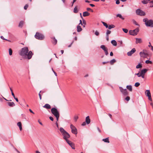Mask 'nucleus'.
I'll return each mask as SVG.
<instances>
[{
	"mask_svg": "<svg viewBox=\"0 0 153 153\" xmlns=\"http://www.w3.org/2000/svg\"><path fill=\"white\" fill-rule=\"evenodd\" d=\"M28 48H22L19 51V54L24 59H30L33 54L31 51L28 52Z\"/></svg>",
	"mask_w": 153,
	"mask_h": 153,
	"instance_id": "1",
	"label": "nucleus"
},
{
	"mask_svg": "<svg viewBox=\"0 0 153 153\" xmlns=\"http://www.w3.org/2000/svg\"><path fill=\"white\" fill-rule=\"evenodd\" d=\"M59 130L62 134L63 136V138L66 141V140H68V139L70 137V135L69 134L62 128H60Z\"/></svg>",
	"mask_w": 153,
	"mask_h": 153,
	"instance_id": "2",
	"label": "nucleus"
},
{
	"mask_svg": "<svg viewBox=\"0 0 153 153\" xmlns=\"http://www.w3.org/2000/svg\"><path fill=\"white\" fill-rule=\"evenodd\" d=\"M152 53L146 50H143V51L140 53V55L141 57L145 58L148 56L152 55Z\"/></svg>",
	"mask_w": 153,
	"mask_h": 153,
	"instance_id": "3",
	"label": "nucleus"
},
{
	"mask_svg": "<svg viewBox=\"0 0 153 153\" xmlns=\"http://www.w3.org/2000/svg\"><path fill=\"white\" fill-rule=\"evenodd\" d=\"M51 111L52 113L56 118L57 121H58L59 117V113L57 109L55 108H53L51 109Z\"/></svg>",
	"mask_w": 153,
	"mask_h": 153,
	"instance_id": "4",
	"label": "nucleus"
},
{
	"mask_svg": "<svg viewBox=\"0 0 153 153\" xmlns=\"http://www.w3.org/2000/svg\"><path fill=\"white\" fill-rule=\"evenodd\" d=\"M143 21L145 22L146 26L147 27H153V20L152 19L149 20L145 18L143 19Z\"/></svg>",
	"mask_w": 153,
	"mask_h": 153,
	"instance_id": "5",
	"label": "nucleus"
},
{
	"mask_svg": "<svg viewBox=\"0 0 153 153\" xmlns=\"http://www.w3.org/2000/svg\"><path fill=\"white\" fill-rule=\"evenodd\" d=\"M35 37L36 39L39 40H42L45 38V36L43 34L39 32L36 33Z\"/></svg>",
	"mask_w": 153,
	"mask_h": 153,
	"instance_id": "6",
	"label": "nucleus"
},
{
	"mask_svg": "<svg viewBox=\"0 0 153 153\" xmlns=\"http://www.w3.org/2000/svg\"><path fill=\"white\" fill-rule=\"evenodd\" d=\"M136 13L137 15L141 16H143L146 15V13L145 12L143 11L140 9H137L136 10Z\"/></svg>",
	"mask_w": 153,
	"mask_h": 153,
	"instance_id": "7",
	"label": "nucleus"
},
{
	"mask_svg": "<svg viewBox=\"0 0 153 153\" xmlns=\"http://www.w3.org/2000/svg\"><path fill=\"white\" fill-rule=\"evenodd\" d=\"M139 31V29L137 28L133 30H130L129 31V34L131 35L134 36L136 35Z\"/></svg>",
	"mask_w": 153,
	"mask_h": 153,
	"instance_id": "8",
	"label": "nucleus"
},
{
	"mask_svg": "<svg viewBox=\"0 0 153 153\" xmlns=\"http://www.w3.org/2000/svg\"><path fill=\"white\" fill-rule=\"evenodd\" d=\"M145 94L146 96L148 97L149 100L152 101V100L150 90H146L145 92Z\"/></svg>",
	"mask_w": 153,
	"mask_h": 153,
	"instance_id": "9",
	"label": "nucleus"
},
{
	"mask_svg": "<svg viewBox=\"0 0 153 153\" xmlns=\"http://www.w3.org/2000/svg\"><path fill=\"white\" fill-rule=\"evenodd\" d=\"M70 128L71 129V132L73 133L74 134H77V130L74 125L72 124H71Z\"/></svg>",
	"mask_w": 153,
	"mask_h": 153,
	"instance_id": "10",
	"label": "nucleus"
},
{
	"mask_svg": "<svg viewBox=\"0 0 153 153\" xmlns=\"http://www.w3.org/2000/svg\"><path fill=\"white\" fill-rule=\"evenodd\" d=\"M119 88L121 92L123 95H127L128 94V92L126 89H123L121 87H119Z\"/></svg>",
	"mask_w": 153,
	"mask_h": 153,
	"instance_id": "11",
	"label": "nucleus"
},
{
	"mask_svg": "<svg viewBox=\"0 0 153 153\" xmlns=\"http://www.w3.org/2000/svg\"><path fill=\"white\" fill-rule=\"evenodd\" d=\"M67 143L73 149H75V146L74 143H73L71 141L68 140H66Z\"/></svg>",
	"mask_w": 153,
	"mask_h": 153,
	"instance_id": "12",
	"label": "nucleus"
},
{
	"mask_svg": "<svg viewBox=\"0 0 153 153\" xmlns=\"http://www.w3.org/2000/svg\"><path fill=\"white\" fill-rule=\"evenodd\" d=\"M135 51L136 50L135 48H132L131 51L128 52L127 53V54L128 56H131L132 54H133L135 52Z\"/></svg>",
	"mask_w": 153,
	"mask_h": 153,
	"instance_id": "13",
	"label": "nucleus"
},
{
	"mask_svg": "<svg viewBox=\"0 0 153 153\" xmlns=\"http://www.w3.org/2000/svg\"><path fill=\"white\" fill-rule=\"evenodd\" d=\"M148 70L146 69H144L141 70L140 72L141 75H145V74L147 71Z\"/></svg>",
	"mask_w": 153,
	"mask_h": 153,
	"instance_id": "14",
	"label": "nucleus"
},
{
	"mask_svg": "<svg viewBox=\"0 0 153 153\" xmlns=\"http://www.w3.org/2000/svg\"><path fill=\"white\" fill-rule=\"evenodd\" d=\"M52 39V41L53 44L54 45H56L57 43V40L55 39L54 37L51 38Z\"/></svg>",
	"mask_w": 153,
	"mask_h": 153,
	"instance_id": "15",
	"label": "nucleus"
},
{
	"mask_svg": "<svg viewBox=\"0 0 153 153\" xmlns=\"http://www.w3.org/2000/svg\"><path fill=\"white\" fill-rule=\"evenodd\" d=\"M43 107L47 109H49L51 108V106L49 104H46L43 106Z\"/></svg>",
	"mask_w": 153,
	"mask_h": 153,
	"instance_id": "16",
	"label": "nucleus"
},
{
	"mask_svg": "<svg viewBox=\"0 0 153 153\" xmlns=\"http://www.w3.org/2000/svg\"><path fill=\"white\" fill-rule=\"evenodd\" d=\"M90 14L87 11H85L83 13V16L84 17L88 16Z\"/></svg>",
	"mask_w": 153,
	"mask_h": 153,
	"instance_id": "17",
	"label": "nucleus"
},
{
	"mask_svg": "<svg viewBox=\"0 0 153 153\" xmlns=\"http://www.w3.org/2000/svg\"><path fill=\"white\" fill-rule=\"evenodd\" d=\"M85 121L87 124L90 123V120L89 116H88L86 117Z\"/></svg>",
	"mask_w": 153,
	"mask_h": 153,
	"instance_id": "18",
	"label": "nucleus"
},
{
	"mask_svg": "<svg viewBox=\"0 0 153 153\" xmlns=\"http://www.w3.org/2000/svg\"><path fill=\"white\" fill-rule=\"evenodd\" d=\"M17 125L19 127L20 130L21 131L22 130V123L21 122H19L17 123Z\"/></svg>",
	"mask_w": 153,
	"mask_h": 153,
	"instance_id": "19",
	"label": "nucleus"
},
{
	"mask_svg": "<svg viewBox=\"0 0 153 153\" xmlns=\"http://www.w3.org/2000/svg\"><path fill=\"white\" fill-rule=\"evenodd\" d=\"M82 30V29L81 26L79 25L77 27V30L78 32H80Z\"/></svg>",
	"mask_w": 153,
	"mask_h": 153,
	"instance_id": "20",
	"label": "nucleus"
},
{
	"mask_svg": "<svg viewBox=\"0 0 153 153\" xmlns=\"http://www.w3.org/2000/svg\"><path fill=\"white\" fill-rule=\"evenodd\" d=\"M142 42V39L140 38H136V43L137 44L141 43Z\"/></svg>",
	"mask_w": 153,
	"mask_h": 153,
	"instance_id": "21",
	"label": "nucleus"
},
{
	"mask_svg": "<svg viewBox=\"0 0 153 153\" xmlns=\"http://www.w3.org/2000/svg\"><path fill=\"white\" fill-rule=\"evenodd\" d=\"M111 44L114 46H116L117 45V42L115 40H113L111 41Z\"/></svg>",
	"mask_w": 153,
	"mask_h": 153,
	"instance_id": "22",
	"label": "nucleus"
},
{
	"mask_svg": "<svg viewBox=\"0 0 153 153\" xmlns=\"http://www.w3.org/2000/svg\"><path fill=\"white\" fill-rule=\"evenodd\" d=\"M8 105L10 107H13L15 105V104L13 102H8Z\"/></svg>",
	"mask_w": 153,
	"mask_h": 153,
	"instance_id": "23",
	"label": "nucleus"
},
{
	"mask_svg": "<svg viewBox=\"0 0 153 153\" xmlns=\"http://www.w3.org/2000/svg\"><path fill=\"white\" fill-rule=\"evenodd\" d=\"M126 88L127 89L129 90L130 91H132V86L131 85H127L126 86Z\"/></svg>",
	"mask_w": 153,
	"mask_h": 153,
	"instance_id": "24",
	"label": "nucleus"
},
{
	"mask_svg": "<svg viewBox=\"0 0 153 153\" xmlns=\"http://www.w3.org/2000/svg\"><path fill=\"white\" fill-rule=\"evenodd\" d=\"M115 27V26L113 25H111L108 26V29H111L112 28H114Z\"/></svg>",
	"mask_w": 153,
	"mask_h": 153,
	"instance_id": "25",
	"label": "nucleus"
},
{
	"mask_svg": "<svg viewBox=\"0 0 153 153\" xmlns=\"http://www.w3.org/2000/svg\"><path fill=\"white\" fill-rule=\"evenodd\" d=\"M24 24V22L23 21H21L19 24V26L20 27H22Z\"/></svg>",
	"mask_w": 153,
	"mask_h": 153,
	"instance_id": "26",
	"label": "nucleus"
},
{
	"mask_svg": "<svg viewBox=\"0 0 153 153\" xmlns=\"http://www.w3.org/2000/svg\"><path fill=\"white\" fill-rule=\"evenodd\" d=\"M142 65L141 63L139 64L138 65H137L136 66V68L137 69H138L139 68H141L142 67Z\"/></svg>",
	"mask_w": 153,
	"mask_h": 153,
	"instance_id": "27",
	"label": "nucleus"
},
{
	"mask_svg": "<svg viewBox=\"0 0 153 153\" xmlns=\"http://www.w3.org/2000/svg\"><path fill=\"white\" fill-rule=\"evenodd\" d=\"M116 16L117 17H119V18H121V19H122L123 20H124V18L123 17V16H122L120 14H117V15Z\"/></svg>",
	"mask_w": 153,
	"mask_h": 153,
	"instance_id": "28",
	"label": "nucleus"
},
{
	"mask_svg": "<svg viewBox=\"0 0 153 153\" xmlns=\"http://www.w3.org/2000/svg\"><path fill=\"white\" fill-rule=\"evenodd\" d=\"M102 140L104 141L105 142L109 143V140L108 138H107L105 139H103Z\"/></svg>",
	"mask_w": 153,
	"mask_h": 153,
	"instance_id": "29",
	"label": "nucleus"
},
{
	"mask_svg": "<svg viewBox=\"0 0 153 153\" xmlns=\"http://www.w3.org/2000/svg\"><path fill=\"white\" fill-rule=\"evenodd\" d=\"M148 1H149L148 0H144L142 1L141 2L143 4H146L148 3Z\"/></svg>",
	"mask_w": 153,
	"mask_h": 153,
	"instance_id": "30",
	"label": "nucleus"
},
{
	"mask_svg": "<svg viewBox=\"0 0 153 153\" xmlns=\"http://www.w3.org/2000/svg\"><path fill=\"white\" fill-rule=\"evenodd\" d=\"M78 10L77 9V8L76 6L74 9V12L75 13H77L78 12Z\"/></svg>",
	"mask_w": 153,
	"mask_h": 153,
	"instance_id": "31",
	"label": "nucleus"
},
{
	"mask_svg": "<svg viewBox=\"0 0 153 153\" xmlns=\"http://www.w3.org/2000/svg\"><path fill=\"white\" fill-rule=\"evenodd\" d=\"M116 62V60L114 59L111 60L110 62L111 65H113L114 63Z\"/></svg>",
	"mask_w": 153,
	"mask_h": 153,
	"instance_id": "32",
	"label": "nucleus"
},
{
	"mask_svg": "<svg viewBox=\"0 0 153 153\" xmlns=\"http://www.w3.org/2000/svg\"><path fill=\"white\" fill-rule=\"evenodd\" d=\"M102 49L104 51L105 53V55H108V52L107 48H102Z\"/></svg>",
	"mask_w": 153,
	"mask_h": 153,
	"instance_id": "33",
	"label": "nucleus"
},
{
	"mask_svg": "<svg viewBox=\"0 0 153 153\" xmlns=\"http://www.w3.org/2000/svg\"><path fill=\"white\" fill-rule=\"evenodd\" d=\"M78 116L77 115H75L74 117V120L76 122L77 120V119H78Z\"/></svg>",
	"mask_w": 153,
	"mask_h": 153,
	"instance_id": "34",
	"label": "nucleus"
},
{
	"mask_svg": "<svg viewBox=\"0 0 153 153\" xmlns=\"http://www.w3.org/2000/svg\"><path fill=\"white\" fill-rule=\"evenodd\" d=\"M102 23L103 25L106 28H108V25L105 22H102Z\"/></svg>",
	"mask_w": 153,
	"mask_h": 153,
	"instance_id": "35",
	"label": "nucleus"
},
{
	"mask_svg": "<svg viewBox=\"0 0 153 153\" xmlns=\"http://www.w3.org/2000/svg\"><path fill=\"white\" fill-rule=\"evenodd\" d=\"M111 31L109 30H107L106 33V36H109V35L111 33Z\"/></svg>",
	"mask_w": 153,
	"mask_h": 153,
	"instance_id": "36",
	"label": "nucleus"
},
{
	"mask_svg": "<svg viewBox=\"0 0 153 153\" xmlns=\"http://www.w3.org/2000/svg\"><path fill=\"white\" fill-rule=\"evenodd\" d=\"M145 63L146 64H152V62L151 61H149V60H147L146 61Z\"/></svg>",
	"mask_w": 153,
	"mask_h": 153,
	"instance_id": "37",
	"label": "nucleus"
},
{
	"mask_svg": "<svg viewBox=\"0 0 153 153\" xmlns=\"http://www.w3.org/2000/svg\"><path fill=\"white\" fill-rule=\"evenodd\" d=\"M9 54L10 55H11L12 54V50L11 49V48H9Z\"/></svg>",
	"mask_w": 153,
	"mask_h": 153,
	"instance_id": "38",
	"label": "nucleus"
},
{
	"mask_svg": "<svg viewBox=\"0 0 153 153\" xmlns=\"http://www.w3.org/2000/svg\"><path fill=\"white\" fill-rule=\"evenodd\" d=\"M140 85V83L139 82H136L134 85V86L136 87H138Z\"/></svg>",
	"mask_w": 153,
	"mask_h": 153,
	"instance_id": "39",
	"label": "nucleus"
},
{
	"mask_svg": "<svg viewBox=\"0 0 153 153\" xmlns=\"http://www.w3.org/2000/svg\"><path fill=\"white\" fill-rule=\"evenodd\" d=\"M123 31L124 32H125L126 33H127L128 32V30L126 29L123 28Z\"/></svg>",
	"mask_w": 153,
	"mask_h": 153,
	"instance_id": "40",
	"label": "nucleus"
},
{
	"mask_svg": "<svg viewBox=\"0 0 153 153\" xmlns=\"http://www.w3.org/2000/svg\"><path fill=\"white\" fill-rule=\"evenodd\" d=\"M86 10L88 11H90L92 12H93V10L90 8H87Z\"/></svg>",
	"mask_w": 153,
	"mask_h": 153,
	"instance_id": "41",
	"label": "nucleus"
},
{
	"mask_svg": "<svg viewBox=\"0 0 153 153\" xmlns=\"http://www.w3.org/2000/svg\"><path fill=\"white\" fill-rule=\"evenodd\" d=\"M125 100L127 101H128L130 99V97L129 96H127L125 98Z\"/></svg>",
	"mask_w": 153,
	"mask_h": 153,
	"instance_id": "42",
	"label": "nucleus"
},
{
	"mask_svg": "<svg viewBox=\"0 0 153 153\" xmlns=\"http://www.w3.org/2000/svg\"><path fill=\"white\" fill-rule=\"evenodd\" d=\"M28 4H26L24 7V9L25 10H27V7H28Z\"/></svg>",
	"mask_w": 153,
	"mask_h": 153,
	"instance_id": "43",
	"label": "nucleus"
},
{
	"mask_svg": "<svg viewBox=\"0 0 153 153\" xmlns=\"http://www.w3.org/2000/svg\"><path fill=\"white\" fill-rule=\"evenodd\" d=\"M95 34L96 36H98L99 35V33L98 31H96L95 32Z\"/></svg>",
	"mask_w": 153,
	"mask_h": 153,
	"instance_id": "44",
	"label": "nucleus"
},
{
	"mask_svg": "<svg viewBox=\"0 0 153 153\" xmlns=\"http://www.w3.org/2000/svg\"><path fill=\"white\" fill-rule=\"evenodd\" d=\"M41 92V91H40L39 93V97L40 99L41 100L42 99V96L40 93Z\"/></svg>",
	"mask_w": 153,
	"mask_h": 153,
	"instance_id": "45",
	"label": "nucleus"
},
{
	"mask_svg": "<svg viewBox=\"0 0 153 153\" xmlns=\"http://www.w3.org/2000/svg\"><path fill=\"white\" fill-rule=\"evenodd\" d=\"M83 24L84 25H86V22L85 21V20H83Z\"/></svg>",
	"mask_w": 153,
	"mask_h": 153,
	"instance_id": "46",
	"label": "nucleus"
},
{
	"mask_svg": "<svg viewBox=\"0 0 153 153\" xmlns=\"http://www.w3.org/2000/svg\"><path fill=\"white\" fill-rule=\"evenodd\" d=\"M135 74L136 75H137L139 77H140V75H141L140 73V74L139 73H138L136 74Z\"/></svg>",
	"mask_w": 153,
	"mask_h": 153,
	"instance_id": "47",
	"label": "nucleus"
},
{
	"mask_svg": "<svg viewBox=\"0 0 153 153\" xmlns=\"http://www.w3.org/2000/svg\"><path fill=\"white\" fill-rule=\"evenodd\" d=\"M49 119H50V120H51V121H53V118L52 117H49Z\"/></svg>",
	"mask_w": 153,
	"mask_h": 153,
	"instance_id": "48",
	"label": "nucleus"
},
{
	"mask_svg": "<svg viewBox=\"0 0 153 153\" xmlns=\"http://www.w3.org/2000/svg\"><path fill=\"white\" fill-rule=\"evenodd\" d=\"M148 46H149V47H151V48H153V47L151 45V44L150 42L149 43V45Z\"/></svg>",
	"mask_w": 153,
	"mask_h": 153,
	"instance_id": "49",
	"label": "nucleus"
},
{
	"mask_svg": "<svg viewBox=\"0 0 153 153\" xmlns=\"http://www.w3.org/2000/svg\"><path fill=\"white\" fill-rule=\"evenodd\" d=\"M52 71H53V73H54L55 76H57V74L53 71V68H52Z\"/></svg>",
	"mask_w": 153,
	"mask_h": 153,
	"instance_id": "50",
	"label": "nucleus"
},
{
	"mask_svg": "<svg viewBox=\"0 0 153 153\" xmlns=\"http://www.w3.org/2000/svg\"><path fill=\"white\" fill-rule=\"evenodd\" d=\"M85 125H86V123L85 122H83L82 124V126H84Z\"/></svg>",
	"mask_w": 153,
	"mask_h": 153,
	"instance_id": "51",
	"label": "nucleus"
},
{
	"mask_svg": "<svg viewBox=\"0 0 153 153\" xmlns=\"http://www.w3.org/2000/svg\"><path fill=\"white\" fill-rule=\"evenodd\" d=\"M29 110L30 111L31 113H33V114H34V112H33V111H32L31 109H29Z\"/></svg>",
	"mask_w": 153,
	"mask_h": 153,
	"instance_id": "52",
	"label": "nucleus"
},
{
	"mask_svg": "<svg viewBox=\"0 0 153 153\" xmlns=\"http://www.w3.org/2000/svg\"><path fill=\"white\" fill-rule=\"evenodd\" d=\"M56 124L57 127L58 128H59V125H58V123L57 122H56Z\"/></svg>",
	"mask_w": 153,
	"mask_h": 153,
	"instance_id": "53",
	"label": "nucleus"
},
{
	"mask_svg": "<svg viewBox=\"0 0 153 153\" xmlns=\"http://www.w3.org/2000/svg\"><path fill=\"white\" fill-rule=\"evenodd\" d=\"M11 94H12V95L13 96L14 98H15V97L14 94L13 93V92H12V93H11Z\"/></svg>",
	"mask_w": 153,
	"mask_h": 153,
	"instance_id": "54",
	"label": "nucleus"
},
{
	"mask_svg": "<svg viewBox=\"0 0 153 153\" xmlns=\"http://www.w3.org/2000/svg\"><path fill=\"white\" fill-rule=\"evenodd\" d=\"M118 42H119L120 43V44L121 45L122 44H123V42H122L121 41H119Z\"/></svg>",
	"mask_w": 153,
	"mask_h": 153,
	"instance_id": "55",
	"label": "nucleus"
},
{
	"mask_svg": "<svg viewBox=\"0 0 153 153\" xmlns=\"http://www.w3.org/2000/svg\"><path fill=\"white\" fill-rule=\"evenodd\" d=\"M109 62H102V63L103 65H104L105 64H106L107 63H108Z\"/></svg>",
	"mask_w": 153,
	"mask_h": 153,
	"instance_id": "56",
	"label": "nucleus"
},
{
	"mask_svg": "<svg viewBox=\"0 0 153 153\" xmlns=\"http://www.w3.org/2000/svg\"><path fill=\"white\" fill-rule=\"evenodd\" d=\"M76 0H73V1L72 3V6H73L74 3L76 1Z\"/></svg>",
	"mask_w": 153,
	"mask_h": 153,
	"instance_id": "57",
	"label": "nucleus"
},
{
	"mask_svg": "<svg viewBox=\"0 0 153 153\" xmlns=\"http://www.w3.org/2000/svg\"><path fill=\"white\" fill-rule=\"evenodd\" d=\"M89 5L90 6H91L92 7H94L95 6V5L93 4H90Z\"/></svg>",
	"mask_w": 153,
	"mask_h": 153,
	"instance_id": "58",
	"label": "nucleus"
},
{
	"mask_svg": "<svg viewBox=\"0 0 153 153\" xmlns=\"http://www.w3.org/2000/svg\"><path fill=\"white\" fill-rule=\"evenodd\" d=\"M144 75H141L140 77H141L143 78H144Z\"/></svg>",
	"mask_w": 153,
	"mask_h": 153,
	"instance_id": "59",
	"label": "nucleus"
},
{
	"mask_svg": "<svg viewBox=\"0 0 153 153\" xmlns=\"http://www.w3.org/2000/svg\"><path fill=\"white\" fill-rule=\"evenodd\" d=\"M108 115L111 119H112V115L111 114H109Z\"/></svg>",
	"mask_w": 153,
	"mask_h": 153,
	"instance_id": "60",
	"label": "nucleus"
},
{
	"mask_svg": "<svg viewBox=\"0 0 153 153\" xmlns=\"http://www.w3.org/2000/svg\"><path fill=\"white\" fill-rule=\"evenodd\" d=\"M14 99L16 100V101L17 102H18L19 100H18V99L17 98H16L15 97V98H14Z\"/></svg>",
	"mask_w": 153,
	"mask_h": 153,
	"instance_id": "61",
	"label": "nucleus"
},
{
	"mask_svg": "<svg viewBox=\"0 0 153 153\" xmlns=\"http://www.w3.org/2000/svg\"><path fill=\"white\" fill-rule=\"evenodd\" d=\"M106 39L107 41L109 40V36H106Z\"/></svg>",
	"mask_w": 153,
	"mask_h": 153,
	"instance_id": "62",
	"label": "nucleus"
},
{
	"mask_svg": "<svg viewBox=\"0 0 153 153\" xmlns=\"http://www.w3.org/2000/svg\"><path fill=\"white\" fill-rule=\"evenodd\" d=\"M100 48H105V47L104 45H102L100 47Z\"/></svg>",
	"mask_w": 153,
	"mask_h": 153,
	"instance_id": "63",
	"label": "nucleus"
},
{
	"mask_svg": "<svg viewBox=\"0 0 153 153\" xmlns=\"http://www.w3.org/2000/svg\"><path fill=\"white\" fill-rule=\"evenodd\" d=\"M85 2L88 3H89L90 2L89 1L87 0H85Z\"/></svg>",
	"mask_w": 153,
	"mask_h": 153,
	"instance_id": "64",
	"label": "nucleus"
}]
</instances>
